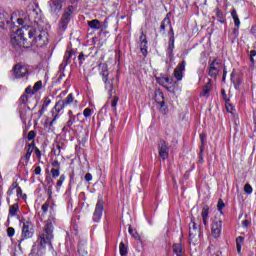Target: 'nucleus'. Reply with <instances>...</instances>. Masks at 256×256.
<instances>
[{
    "label": "nucleus",
    "instance_id": "obj_1",
    "mask_svg": "<svg viewBox=\"0 0 256 256\" xmlns=\"http://www.w3.org/2000/svg\"><path fill=\"white\" fill-rule=\"evenodd\" d=\"M55 217L50 216L45 222L43 233L40 235V247H46L53 240V230L55 229Z\"/></svg>",
    "mask_w": 256,
    "mask_h": 256
},
{
    "label": "nucleus",
    "instance_id": "obj_2",
    "mask_svg": "<svg viewBox=\"0 0 256 256\" xmlns=\"http://www.w3.org/2000/svg\"><path fill=\"white\" fill-rule=\"evenodd\" d=\"M100 75L104 81L105 89L108 90V93L111 97L113 95V78L109 77V68L107 64L99 65Z\"/></svg>",
    "mask_w": 256,
    "mask_h": 256
},
{
    "label": "nucleus",
    "instance_id": "obj_3",
    "mask_svg": "<svg viewBox=\"0 0 256 256\" xmlns=\"http://www.w3.org/2000/svg\"><path fill=\"white\" fill-rule=\"evenodd\" d=\"M199 237H201V230L197 227V223L195 222V218L191 219L189 223V239L192 245H195L197 241H199Z\"/></svg>",
    "mask_w": 256,
    "mask_h": 256
},
{
    "label": "nucleus",
    "instance_id": "obj_4",
    "mask_svg": "<svg viewBox=\"0 0 256 256\" xmlns=\"http://www.w3.org/2000/svg\"><path fill=\"white\" fill-rule=\"evenodd\" d=\"M47 43H49V38L47 32L44 30L39 31L37 36L32 41V45H35L36 47H45Z\"/></svg>",
    "mask_w": 256,
    "mask_h": 256
},
{
    "label": "nucleus",
    "instance_id": "obj_5",
    "mask_svg": "<svg viewBox=\"0 0 256 256\" xmlns=\"http://www.w3.org/2000/svg\"><path fill=\"white\" fill-rule=\"evenodd\" d=\"M221 62L217 59H214L209 66L208 75L209 77H212L213 79L217 78V75L221 73L222 69Z\"/></svg>",
    "mask_w": 256,
    "mask_h": 256
},
{
    "label": "nucleus",
    "instance_id": "obj_6",
    "mask_svg": "<svg viewBox=\"0 0 256 256\" xmlns=\"http://www.w3.org/2000/svg\"><path fill=\"white\" fill-rule=\"evenodd\" d=\"M222 229L223 221H221V219L214 218L211 228L212 237H214V239H219V237L221 236Z\"/></svg>",
    "mask_w": 256,
    "mask_h": 256
},
{
    "label": "nucleus",
    "instance_id": "obj_7",
    "mask_svg": "<svg viewBox=\"0 0 256 256\" xmlns=\"http://www.w3.org/2000/svg\"><path fill=\"white\" fill-rule=\"evenodd\" d=\"M103 210H104L103 199H99L96 204L95 211L93 213L94 223H99L101 221V217H103Z\"/></svg>",
    "mask_w": 256,
    "mask_h": 256
},
{
    "label": "nucleus",
    "instance_id": "obj_8",
    "mask_svg": "<svg viewBox=\"0 0 256 256\" xmlns=\"http://www.w3.org/2000/svg\"><path fill=\"white\" fill-rule=\"evenodd\" d=\"M13 73L16 79H21L22 77H26V75H28L29 69L23 64H16L13 67Z\"/></svg>",
    "mask_w": 256,
    "mask_h": 256
},
{
    "label": "nucleus",
    "instance_id": "obj_9",
    "mask_svg": "<svg viewBox=\"0 0 256 256\" xmlns=\"http://www.w3.org/2000/svg\"><path fill=\"white\" fill-rule=\"evenodd\" d=\"M63 109H65V107L63 105V100H60L55 104V106L53 107V109L51 111L53 119L49 124L50 127H53V123H55V121H57V119H59V113H61V111H63Z\"/></svg>",
    "mask_w": 256,
    "mask_h": 256
},
{
    "label": "nucleus",
    "instance_id": "obj_10",
    "mask_svg": "<svg viewBox=\"0 0 256 256\" xmlns=\"http://www.w3.org/2000/svg\"><path fill=\"white\" fill-rule=\"evenodd\" d=\"M158 151H159V157L165 161V159L169 158V145L165 140H160L158 143Z\"/></svg>",
    "mask_w": 256,
    "mask_h": 256
},
{
    "label": "nucleus",
    "instance_id": "obj_11",
    "mask_svg": "<svg viewBox=\"0 0 256 256\" xmlns=\"http://www.w3.org/2000/svg\"><path fill=\"white\" fill-rule=\"evenodd\" d=\"M22 237L23 239H31L33 237V223L29 221L23 222Z\"/></svg>",
    "mask_w": 256,
    "mask_h": 256
},
{
    "label": "nucleus",
    "instance_id": "obj_12",
    "mask_svg": "<svg viewBox=\"0 0 256 256\" xmlns=\"http://www.w3.org/2000/svg\"><path fill=\"white\" fill-rule=\"evenodd\" d=\"M71 13H73V6L68 7V10L64 13L59 24L60 31H66L67 25H69V16Z\"/></svg>",
    "mask_w": 256,
    "mask_h": 256
},
{
    "label": "nucleus",
    "instance_id": "obj_13",
    "mask_svg": "<svg viewBox=\"0 0 256 256\" xmlns=\"http://www.w3.org/2000/svg\"><path fill=\"white\" fill-rule=\"evenodd\" d=\"M187 63L185 61H182L180 64L177 65V67L174 69V77L178 81H183V71H185V66Z\"/></svg>",
    "mask_w": 256,
    "mask_h": 256
},
{
    "label": "nucleus",
    "instance_id": "obj_14",
    "mask_svg": "<svg viewBox=\"0 0 256 256\" xmlns=\"http://www.w3.org/2000/svg\"><path fill=\"white\" fill-rule=\"evenodd\" d=\"M49 5L50 13H52V15H57V13H60V11L63 9V5L61 4L60 0H51Z\"/></svg>",
    "mask_w": 256,
    "mask_h": 256
},
{
    "label": "nucleus",
    "instance_id": "obj_15",
    "mask_svg": "<svg viewBox=\"0 0 256 256\" xmlns=\"http://www.w3.org/2000/svg\"><path fill=\"white\" fill-rule=\"evenodd\" d=\"M11 19H13V17H11V15H9V13H7L5 11H1L0 12V27L2 29H5V27H7V25H9V23H11Z\"/></svg>",
    "mask_w": 256,
    "mask_h": 256
},
{
    "label": "nucleus",
    "instance_id": "obj_16",
    "mask_svg": "<svg viewBox=\"0 0 256 256\" xmlns=\"http://www.w3.org/2000/svg\"><path fill=\"white\" fill-rule=\"evenodd\" d=\"M167 27L170 28V33H171V35L174 36L173 26H171V18H169V15H167V16L163 19V21H162V23H161V25H160V32L163 33V34H165V29H167Z\"/></svg>",
    "mask_w": 256,
    "mask_h": 256
},
{
    "label": "nucleus",
    "instance_id": "obj_17",
    "mask_svg": "<svg viewBox=\"0 0 256 256\" xmlns=\"http://www.w3.org/2000/svg\"><path fill=\"white\" fill-rule=\"evenodd\" d=\"M24 41L23 32L21 30H17L16 33L11 35V43L13 45H21Z\"/></svg>",
    "mask_w": 256,
    "mask_h": 256
},
{
    "label": "nucleus",
    "instance_id": "obj_18",
    "mask_svg": "<svg viewBox=\"0 0 256 256\" xmlns=\"http://www.w3.org/2000/svg\"><path fill=\"white\" fill-rule=\"evenodd\" d=\"M156 82L158 83V85H162V87H163L166 91H171V88H169L168 86H166L167 83H171V79H169V77L161 75L160 77H157V78H156Z\"/></svg>",
    "mask_w": 256,
    "mask_h": 256
},
{
    "label": "nucleus",
    "instance_id": "obj_19",
    "mask_svg": "<svg viewBox=\"0 0 256 256\" xmlns=\"http://www.w3.org/2000/svg\"><path fill=\"white\" fill-rule=\"evenodd\" d=\"M75 57V51L74 50H66L65 54H64V58H63V62L62 65L63 67H67V65H69V63H71V57Z\"/></svg>",
    "mask_w": 256,
    "mask_h": 256
},
{
    "label": "nucleus",
    "instance_id": "obj_20",
    "mask_svg": "<svg viewBox=\"0 0 256 256\" xmlns=\"http://www.w3.org/2000/svg\"><path fill=\"white\" fill-rule=\"evenodd\" d=\"M20 107H19V110H20V117L22 119H25V115L23 114V111H21L22 109H25V106L27 105V102L29 101V97L26 95V94H23L21 97H20Z\"/></svg>",
    "mask_w": 256,
    "mask_h": 256
},
{
    "label": "nucleus",
    "instance_id": "obj_21",
    "mask_svg": "<svg viewBox=\"0 0 256 256\" xmlns=\"http://www.w3.org/2000/svg\"><path fill=\"white\" fill-rule=\"evenodd\" d=\"M27 147L28 148L26 155L22 158V161H25L26 165L27 163H29V159H31V155L33 154V151L35 149V142H33L32 144H28Z\"/></svg>",
    "mask_w": 256,
    "mask_h": 256
},
{
    "label": "nucleus",
    "instance_id": "obj_22",
    "mask_svg": "<svg viewBox=\"0 0 256 256\" xmlns=\"http://www.w3.org/2000/svg\"><path fill=\"white\" fill-rule=\"evenodd\" d=\"M201 217H202V221L205 227L208 226V222L209 221V206L205 205L202 208L201 211Z\"/></svg>",
    "mask_w": 256,
    "mask_h": 256
},
{
    "label": "nucleus",
    "instance_id": "obj_23",
    "mask_svg": "<svg viewBox=\"0 0 256 256\" xmlns=\"http://www.w3.org/2000/svg\"><path fill=\"white\" fill-rule=\"evenodd\" d=\"M87 25L90 29H92L93 31H99L103 25L101 24V22L97 19L91 20L87 22Z\"/></svg>",
    "mask_w": 256,
    "mask_h": 256
},
{
    "label": "nucleus",
    "instance_id": "obj_24",
    "mask_svg": "<svg viewBox=\"0 0 256 256\" xmlns=\"http://www.w3.org/2000/svg\"><path fill=\"white\" fill-rule=\"evenodd\" d=\"M140 51L144 56L147 55V38L144 34L140 36Z\"/></svg>",
    "mask_w": 256,
    "mask_h": 256
},
{
    "label": "nucleus",
    "instance_id": "obj_25",
    "mask_svg": "<svg viewBox=\"0 0 256 256\" xmlns=\"http://www.w3.org/2000/svg\"><path fill=\"white\" fill-rule=\"evenodd\" d=\"M211 89H213V83L211 82V80H208V82L203 87L201 97H209Z\"/></svg>",
    "mask_w": 256,
    "mask_h": 256
},
{
    "label": "nucleus",
    "instance_id": "obj_26",
    "mask_svg": "<svg viewBox=\"0 0 256 256\" xmlns=\"http://www.w3.org/2000/svg\"><path fill=\"white\" fill-rule=\"evenodd\" d=\"M10 189H13L16 193V197H14L15 201H19L21 195H23V190L21 189V187H19V184L17 182H14L11 185Z\"/></svg>",
    "mask_w": 256,
    "mask_h": 256
},
{
    "label": "nucleus",
    "instance_id": "obj_27",
    "mask_svg": "<svg viewBox=\"0 0 256 256\" xmlns=\"http://www.w3.org/2000/svg\"><path fill=\"white\" fill-rule=\"evenodd\" d=\"M172 251L176 256H183L184 250H183V244L181 243H174L172 246Z\"/></svg>",
    "mask_w": 256,
    "mask_h": 256
},
{
    "label": "nucleus",
    "instance_id": "obj_28",
    "mask_svg": "<svg viewBox=\"0 0 256 256\" xmlns=\"http://www.w3.org/2000/svg\"><path fill=\"white\" fill-rule=\"evenodd\" d=\"M17 211H19V204L15 203L11 205L9 208L10 217H15V215H17Z\"/></svg>",
    "mask_w": 256,
    "mask_h": 256
},
{
    "label": "nucleus",
    "instance_id": "obj_29",
    "mask_svg": "<svg viewBox=\"0 0 256 256\" xmlns=\"http://www.w3.org/2000/svg\"><path fill=\"white\" fill-rule=\"evenodd\" d=\"M245 241V238L243 236H238L236 238V249L238 253H241V247H243V242Z\"/></svg>",
    "mask_w": 256,
    "mask_h": 256
},
{
    "label": "nucleus",
    "instance_id": "obj_30",
    "mask_svg": "<svg viewBox=\"0 0 256 256\" xmlns=\"http://www.w3.org/2000/svg\"><path fill=\"white\" fill-rule=\"evenodd\" d=\"M231 16L234 20V25H236V27H239V25H241V21L239 20V16L237 15V10L232 11Z\"/></svg>",
    "mask_w": 256,
    "mask_h": 256
},
{
    "label": "nucleus",
    "instance_id": "obj_31",
    "mask_svg": "<svg viewBox=\"0 0 256 256\" xmlns=\"http://www.w3.org/2000/svg\"><path fill=\"white\" fill-rule=\"evenodd\" d=\"M119 251L121 256L127 255L129 253V250L127 249V246H125L124 242H121L119 245Z\"/></svg>",
    "mask_w": 256,
    "mask_h": 256
},
{
    "label": "nucleus",
    "instance_id": "obj_32",
    "mask_svg": "<svg viewBox=\"0 0 256 256\" xmlns=\"http://www.w3.org/2000/svg\"><path fill=\"white\" fill-rule=\"evenodd\" d=\"M74 97L72 94H69L65 100H62V105H64V107H67V105H71V103H73L74 101Z\"/></svg>",
    "mask_w": 256,
    "mask_h": 256
},
{
    "label": "nucleus",
    "instance_id": "obj_33",
    "mask_svg": "<svg viewBox=\"0 0 256 256\" xmlns=\"http://www.w3.org/2000/svg\"><path fill=\"white\" fill-rule=\"evenodd\" d=\"M175 49V36H172L169 41L168 53L171 55Z\"/></svg>",
    "mask_w": 256,
    "mask_h": 256
},
{
    "label": "nucleus",
    "instance_id": "obj_34",
    "mask_svg": "<svg viewBox=\"0 0 256 256\" xmlns=\"http://www.w3.org/2000/svg\"><path fill=\"white\" fill-rule=\"evenodd\" d=\"M42 87H43V82L37 81L33 86L34 92L37 93V91H41Z\"/></svg>",
    "mask_w": 256,
    "mask_h": 256
},
{
    "label": "nucleus",
    "instance_id": "obj_35",
    "mask_svg": "<svg viewBox=\"0 0 256 256\" xmlns=\"http://www.w3.org/2000/svg\"><path fill=\"white\" fill-rule=\"evenodd\" d=\"M76 119L77 116H70L69 120L66 122V127H72Z\"/></svg>",
    "mask_w": 256,
    "mask_h": 256
},
{
    "label": "nucleus",
    "instance_id": "obj_36",
    "mask_svg": "<svg viewBox=\"0 0 256 256\" xmlns=\"http://www.w3.org/2000/svg\"><path fill=\"white\" fill-rule=\"evenodd\" d=\"M117 103H119V97L115 96L112 99L111 107L113 108V111H117Z\"/></svg>",
    "mask_w": 256,
    "mask_h": 256
},
{
    "label": "nucleus",
    "instance_id": "obj_37",
    "mask_svg": "<svg viewBox=\"0 0 256 256\" xmlns=\"http://www.w3.org/2000/svg\"><path fill=\"white\" fill-rule=\"evenodd\" d=\"M250 62L252 65H255V62H256V51L255 50L250 51Z\"/></svg>",
    "mask_w": 256,
    "mask_h": 256
},
{
    "label": "nucleus",
    "instance_id": "obj_38",
    "mask_svg": "<svg viewBox=\"0 0 256 256\" xmlns=\"http://www.w3.org/2000/svg\"><path fill=\"white\" fill-rule=\"evenodd\" d=\"M225 207V203L223 202L222 199L218 200L217 208L218 211L222 214L223 213V208Z\"/></svg>",
    "mask_w": 256,
    "mask_h": 256
},
{
    "label": "nucleus",
    "instance_id": "obj_39",
    "mask_svg": "<svg viewBox=\"0 0 256 256\" xmlns=\"http://www.w3.org/2000/svg\"><path fill=\"white\" fill-rule=\"evenodd\" d=\"M60 169L61 168H53L52 170H51V173H52V177L54 178V179H57V177H59V175H60Z\"/></svg>",
    "mask_w": 256,
    "mask_h": 256
},
{
    "label": "nucleus",
    "instance_id": "obj_40",
    "mask_svg": "<svg viewBox=\"0 0 256 256\" xmlns=\"http://www.w3.org/2000/svg\"><path fill=\"white\" fill-rule=\"evenodd\" d=\"M92 113H93V111L91 110V108H85L83 111V115L86 119L89 118Z\"/></svg>",
    "mask_w": 256,
    "mask_h": 256
},
{
    "label": "nucleus",
    "instance_id": "obj_41",
    "mask_svg": "<svg viewBox=\"0 0 256 256\" xmlns=\"http://www.w3.org/2000/svg\"><path fill=\"white\" fill-rule=\"evenodd\" d=\"M244 191H245V193H247L248 195H251V193H253V187H251L249 184H245V186H244Z\"/></svg>",
    "mask_w": 256,
    "mask_h": 256
},
{
    "label": "nucleus",
    "instance_id": "obj_42",
    "mask_svg": "<svg viewBox=\"0 0 256 256\" xmlns=\"http://www.w3.org/2000/svg\"><path fill=\"white\" fill-rule=\"evenodd\" d=\"M64 182H65V174H62V175L60 176L59 180H58L57 183H56L57 187H61Z\"/></svg>",
    "mask_w": 256,
    "mask_h": 256
},
{
    "label": "nucleus",
    "instance_id": "obj_43",
    "mask_svg": "<svg viewBox=\"0 0 256 256\" xmlns=\"http://www.w3.org/2000/svg\"><path fill=\"white\" fill-rule=\"evenodd\" d=\"M37 136V134L35 133V131L31 130L29 133H28V141H33V139H35V137Z\"/></svg>",
    "mask_w": 256,
    "mask_h": 256
},
{
    "label": "nucleus",
    "instance_id": "obj_44",
    "mask_svg": "<svg viewBox=\"0 0 256 256\" xmlns=\"http://www.w3.org/2000/svg\"><path fill=\"white\" fill-rule=\"evenodd\" d=\"M49 105H51V99L46 98V99L44 100L43 105H42V109H47V108L49 107Z\"/></svg>",
    "mask_w": 256,
    "mask_h": 256
},
{
    "label": "nucleus",
    "instance_id": "obj_45",
    "mask_svg": "<svg viewBox=\"0 0 256 256\" xmlns=\"http://www.w3.org/2000/svg\"><path fill=\"white\" fill-rule=\"evenodd\" d=\"M25 93L27 95H35V90L31 87V86H28L26 89H25Z\"/></svg>",
    "mask_w": 256,
    "mask_h": 256
},
{
    "label": "nucleus",
    "instance_id": "obj_46",
    "mask_svg": "<svg viewBox=\"0 0 256 256\" xmlns=\"http://www.w3.org/2000/svg\"><path fill=\"white\" fill-rule=\"evenodd\" d=\"M7 235H8V237H13L15 235V228L9 227L7 229Z\"/></svg>",
    "mask_w": 256,
    "mask_h": 256
},
{
    "label": "nucleus",
    "instance_id": "obj_47",
    "mask_svg": "<svg viewBox=\"0 0 256 256\" xmlns=\"http://www.w3.org/2000/svg\"><path fill=\"white\" fill-rule=\"evenodd\" d=\"M226 111L227 113H233L235 111V107L229 103L226 104Z\"/></svg>",
    "mask_w": 256,
    "mask_h": 256
},
{
    "label": "nucleus",
    "instance_id": "obj_48",
    "mask_svg": "<svg viewBox=\"0 0 256 256\" xmlns=\"http://www.w3.org/2000/svg\"><path fill=\"white\" fill-rule=\"evenodd\" d=\"M42 211H43V213H47V211H49V201H46V202L42 205Z\"/></svg>",
    "mask_w": 256,
    "mask_h": 256
},
{
    "label": "nucleus",
    "instance_id": "obj_49",
    "mask_svg": "<svg viewBox=\"0 0 256 256\" xmlns=\"http://www.w3.org/2000/svg\"><path fill=\"white\" fill-rule=\"evenodd\" d=\"M52 167H53L54 169H61V164L59 163V161L54 160V161L52 162Z\"/></svg>",
    "mask_w": 256,
    "mask_h": 256
},
{
    "label": "nucleus",
    "instance_id": "obj_50",
    "mask_svg": "<svg viewBox=\"0 0 256 256\" xmlns=\"http://www.w3.org/2000/svg\"><path fill=\"white\" fill-rule=\"evenodd\" d=\"M34 151H35L37 159H41V150H39V148L34 146Z\"/></svg>",
    "mask_w": 256,
    "mask_h": 256
},
{
    "label": "nucleus",
    "instance_id": "obj_51",
    "mask_svg": "<svg viewBox=\"0 0 256 256\" xmlns=\"http://www.w3.org/2000/svg\"><path fill=\"white\" fill-rule=\"evenodd\" d=\"M129 233L130 235H132V237H134V239H137V237H139V234H137V232H135L133 229L129 228Z\"/></svg>",
    "mask_w": 256,
    "mask_h": 256
},
{
    "label": "nucleus",
    "instance_id": "obj_52",
    "mask_svg": "<svg viewBox=\"0 0 256 256\" xmlns=\"http://www.w3.org/2000/svg\"><path fill=\"white\" fill-rule=\"evenodd\" d=\"M84 179L86 181H93V175H91V173H86Z\"/></svg>",
    "mask_w": 256,
    "mask_h": 256
},
{
    "label": "nucleus",
    "instance_id": "obj_53",
    "mask_svg": "<svg viewBox=\"0 0 256 256\" xmlns=\"http://www.w3.org/2000/svg\"><path fill=\"white\" fill-rule=\"evenodd\" d=\"M78 59H79V61H80V64L82 65V64H83V61H85V54L80 53L79 56H78Z\"/></svg>",
    "mask_w": 256,
    "mask_h": 256
},
{
    "label": "nucleus",
    "instance_id": "obj_54",
    "mask_svg": "<svg viewBox=\"0 0 256 256\" xmlns=\"http://www.w3.org/2000/svg\"><path fill=\"white\" fill-rule=\"evenodd\" d=\"M35 33H37V31H35V29H30L28 32L29 38L32 39V37H34Z\"/></svg>",
    "mask_w": 256,
    "mask_h": 256
},
{
    "label": "nucleus",
    "instance_id": "obj_55",
    "mask_svg": "<svg viewBox=\"0 0 256 256\" xmlns=\"http://www.w3.org/2000/svg\"><path fill=\"white\" fill-rule=\"evenodd\" d=\"M47 194L49 196V199H51V197H53V187H49L48 190H47Z\"/></svg>",
    "mask_w": 256,
    "mask_h": 256
},
{
    "label": "nucleus",
    "instance_id": "obj_56",
    "mask_svg": "<svg viewBox=\"0 0 256 256\" xmlns=\"http://www.w3.org/2000/svg\"><path fill=\"white\" fill-rule=\"evenodd\" d=\"M7 195H8V197H13V195H15V190L12 188H9Z\"/></svg>",
    "mask_w": 256,
    "mask_h": 256
},
{
    "label": "nucleus",
    "instance_id": "obj_57",
    "mask_svg": "<svg viewBox=\"0 0 256 256\" xmlns=\"http://www.w3.org/2000/svg\"><path fill=\"white\" fill-rule=\"evenodd\" d=\"M34 173H35V175H41V168H40V166H37V167L34 169Z\"/></svg>",
    "mask_w": 256,
    "mask_h": 256
},
{
    "label": "nucleus",
    "instance_id": "obj_58",
    "mask_svg": "<svg viewBox=\"0 0 256 256\" xmlns=\"http://www.w3.org/2000/svg\"><path fill=\"white\" fill-rule=\"evenodd\" d=\"M226 77H227V69H226L225 66H224L222 81H225Z\"/></svg>",
    "mask_w": 256,
    "mask_h": 256
},
{
    "label": "nucleus",
    "instance_id": "obj_59",
    "mask_svg": "<svg viewBox=\"0 0 256 256\" xmlns=\"http://www.w3.org/2000/svg\"><path fill=\"white\" fill-rule=\"evenodd\" d=\"M242 226L249 227V221H247V220L242 221Z\"/></svg>",
    "mask_w": 256,
    "mask_h": 256
},
{
    "label": "nucleus",
    "instance_id": "obj_60",
    "mask_svg": "<svg viewBox=\"0 0 256 256\" xmlns=\"http://www.w3.org/2000/svg\"><path fill=\"white\" fill-rule=\"evenodd\" d=\"M205 134H200V141L202 142V143H205Z\"/></svg>",
    "mask_w": 256,
    "mask_h": 256
},
{
    "label": "nucleus",
    "instance_id": "obj_61",
    "mask_svg": "<svg viewBox=\"0 0 256 256\" xmlns=\"http://www.w3.org/2000/svg\"><path fill=\"white\" fill-rule=\"evenodd\" d=\"M17 23H18V25H23V23H25V22L23 21L22 18H18Z\"/></svg>",
    "mask_w": 256,
    "mask_h": 256
},
{
    "label": "nucleus",
    "instance_id": "obj_62",
    "mask_svg": "<svg viewBox=\"0 0 256 256\" xmlns=\"http://www.w3.org/2000/svg\"><path fill=\"white\" fill-rule=\"evenodd\" d=\"M68 115H69V117H75V115H73V111H71V110L68 112Z\"/></svg>",
    "mask_w": 256,
    "mask_h": 256
},
{
    "label": "nucleus",
    "instance_id": "obj_63",
    "mask_svg": "<svg viewBox=\"0 0 256 256\" xmlns=\"http://www.w3.org/2000/svg\"><path fill=\"white\" fill-rule=\"evenodd\" d=\"M216 15L217 17H221V10H217Z\"/></svg>",
    "mask_w": 256,
    "mask_h": 256
},
{
    "label": "nucleus",
    "instance_id": "obj_64",
    "mask_svg": "<svg viewBox=\"0 0 256 256\" xmlns=\"http://www.w3.org/2000/svg\"><path fill=\"white\" fill-rule=\"evenodd\" d=\"M160 107H165V102L164 101L160 102Z\"/></svg>",
    "mask_w": 256,
    "mask_h": 256
}]
</instances>
